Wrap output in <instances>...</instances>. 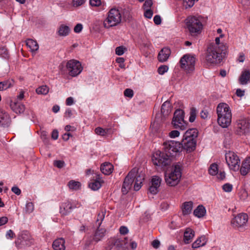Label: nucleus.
Wrapping results in <instances>:
<instances>
[{"label": "nucleus", "mask_w": 250, "mask_h": 250, "mask_svg": "<svg viewBox=\"0 0 250 250\" xmlns=\"http://www.w3.org/2000/svg\"><path fill=\"white\" fill-rule=\"evenodd\" d=\"M218 123L223 128L229 126L231 122V113L229 106L225 103L219 104L216 109Z\"/></svg>", "instance_id": "obj_1"}, {"label": "nucleus", "mask_w": 250, "mask_h": 250, "mask_svg": "<svg viewBox=\"0 0 250 250\" xmlns=\"http://www.w3.org/2000/svg\"><path fill=\"white\" fill-rule=\"evenodd\" d=\"M198 136V131L196 128H190L185 133L182 140V149L187 152H191L195 149L196 145V138Z\"/></svg>", "instance_id": "obj_2"}, {"label": "nucleus", "mask_w": 250, "mask_h": 250, "mask_svg": "<svg viewBox=\"0 0 250 250\" xmlns=\"http://www.w3.org/2000/svg\"><path fill=\"white\" fill-rule=\"evenodd\" d=\"M183 169L182 163L180 162L174 163L170 172L168 175H165V181L167 184L171 187L176 186L180 181Z\"/></svg>", "instance_id": "obj_3"}, {"label": "nucleus", "mask_w": 250, "mask_h": 250, "mask_svg": "<svg viewBox=\"0 0 250 250\" xmlns=\"http://www.w3.org/2000/svg\"><path fill=\"white\" fill-rule=\"evenodd\" d=\"M224 49L219 48L217 45H209L208 48L206 60L208 63L212 64H219L222 60Z\"/></svg>", "instance_id": "obj_4"}, {"label": "nucleus", "mask_w": 250, "mask_h": 250, "mask_svg": "<svg viewBox=\"0 0 250 250\" xmlns=\"http://www.w3.org/2000/svg\"><path fill=\"white\" fill-rule=\"evenodd\" d=\"M172 158L165 151H156L152 155V162L154 165L165 167L170 165L172 162Z\"/></svg>", "instance_id": "obj_5"}, {"label": "nucleus", "mask_w": 250, "mask_h": 250, "mask_svg": "<svg viewBox=\"0 0 250 250\" xmlns=\"http://www.w3.org/2000/svg\"><path fill=\"white\" fill-rule=\"evenodd\" d=\"M121 13L118 9L112 8L108 13L107 17L104 21V26L106 28L116 26L121 21Z\"/></svg>", "instance_id": "obj_6"}, {"label": "nucleus", "mask_w": 250, "mask_h": 250, "mask_svg": "<svg viewBox=\"0 0 250 250\" xmlns=\"http://www.w3.org/2000/svg\"><path fill=\"white\" fill-rule=\"evenodd\" d=\"M187 27L192 36L199 34L203 28V24L196 17L190 16L186 20Z\"/></svg>", "instance_id": "obj_7"}, {"label": "nucleus", "mask_w": 250, "mask_h": 250, "mask_svg": "<svg viewBox=\"0 0 250 250\" xmlns=\"http://www.w3.org/2000/svg\"><path fill=\"white\" fill-rule=\"evenodd\" d=\"M163 146V150L167 153L172 159L182 150L181 143L173 140L164 142Z\"/></svg>", "instance_id": "obj_8"}, {"label": "nucleus", "mask_w": 250, "mask_h": 250, "mask_svg": "<svg viewBox=\"0 0 250 250\" xmlns=\"http://www.w3.org/2000/svg\"><path fill=\"white\" fill-rule=\"evenodd\" d=\"M33 243V240L30 233L27 231L21 232L18 236L15 245L18 249H23L29 247Z\"/></svg>", "instance_id": "obj_9"}, {"label": "nucleus", "mask_w": 250, "mask_h": 250, "mask_svg": "<svg viewBox=\"0 0 250 250\" xmlns=\"http://www.w3.org/2000/svg\"><path fill=\"white\" fill-rule=\"evenodd\" d=\"M184 112L180 109L176 110L174 113V116L172 124L175 128L185 130L187 127L188 123L184 120Z\"/></svg>", "instance_id": "obj_10"}, {"label": "nucleus", "mask_w": 250, "mask_h": 250, "mask_svg": "<svg viewBox=\"0 0 250 250\" xmlns=\"http://www.w3.org/2000/svg\"><path fill=\"white\" fill-rule=\"evenodd\" d=\"M225 159L230 169L237 171L240 168V160L234 152L229 151L226 153Z\"/></svg>", "instance_id": "obj_11"}, {"label": "nucleus", "mask_w": 250, "mask_h": 250, "mask_svg": "<svg viewBox=\"0 0 250 250\" xmlns=\"http://www.w3.org/2000/svg\"><path fill=\"white\" fill-rule=\"evenodd\" d=\"M195 59L189 55H184L180 60V66L188 72H190L194 69Z\"/></svg>", "instance_id": "obj_12"}, {"label": "nucleus", "mask_w": 250, "mask_h": 250, "mask_svg": "<svg viewBox=\"0 0 250 250\" xmlns=\"http://www.w3.org/2000/svg\"><path fill=\"white\" fill-rule=\"evenodd\" d=\"M137 169L133 168L128 173L125 178L122 188V191L124 194H126L130 189L134 181Z\"/></svg>", "instance_id": "obj_13"}, {"label": "nucleus", "mask_w": 250, "mask_h": 250, "mask_svg": "<svg viewBox=\"0 0 250 250\" xmlns=\"http://www.w3.org/2000/svg\"><path fill=\"white\" fill-rule=\"evenodd\" d=\"M66 68L69 75L73 77L78 75L82 71L81 63L73 60H70L67 62Z\"/></svg>", "instance_id": "obj_14"}, {"label": "nucleus", "mask_w": 250, "mask_h": 250, "mask_svg": "<svg viewBox=\"0 0 250 250\" xmlns=\"http://www.w3.org/2000/svg\"><path fill=\"white\" fill-rule=\"evenodd\" d=\"M236 133L241 135L249 132L250 129V122L246 119H239L237 122Z\"/></svg>", "instance_id": "obj_15"}, {"label": "nucleus", "mask_w": 250, "mask_h": 250, "mask_svg": "<svg viewBox=\"0 0 250 250\" xmlns=\"http://www.w3.org/2000/svg\"><path fill=\"white\" fill-rule=\"evenodd\" d=\"M248 219V215L246 213H240L232 219L231 223L234 227H241L246 224Z\"/></svg>", "instance_id": "obj_16"}, {"label": "nucleus", "mask_w": 250, "mask_h": 250, "mask_svg": "<svg viewBox=\"0 0 250 250\" xmlns=\"http://www.w3.org/2000/svg\"><path fill=\"white\" fill-rule=\"evenodd\" d=\"M127 238L124 239L113 238L109 240V243L115 247L116 250H124V249L127 248Z\"/></svg>", "instance_id": "obj_17"}, {"label": "nucleus", "mask_w": 250, "mask_h": 250, "mask_svg": "<svg viewBox=\"0 0 250 250\" xmlns=\"http://www.w3.org/2000/svg\"><path fill=\"white\" fill-rule=\"evenodd\" d=\"M161 178L158 176H154L152 177L151 186L149 188V192L152 194H156L159 191Z\"/></svg>", "instance_id": "obj_18"}, {"label": "nucleus", "mask_w": 250, "mask_h": 250, "mask_svg": "<svg viewBox=\"0 0 250 250\" xmlns=\"http://www.w3.org/2000/svg\"><path fill=\"white\" fill-rule=\"evenodd\" d=\"M9 105L11 109L16 113H22L25 110L24 105L16 101H11Z\"/></svg>", "instance_id": "obj_19"}, {"label": "nucleus", "mask_w": 250, "mask_h": 250, "mask_svg": "<svg viewBox=\"0 0 250 250\" xmlns=\"http://www.w3.org/2000/svg\"><path fill=\"white\" fill-rule=\"evenodd\" d=\"M10 122L9 114L4 110L0 109V126H8Z\"/></svg>", "instance_id": "obj_20"}, {"label": "nucleus", "mask_w": 250, "mask_h": 250, "mask_svg": "<svg viewBox=\"0 0 250 250\" xmlns=\"http://www.w3.org/2000/svg\"><path fill=\"white\" fill-rule=\"evenodd\" d=\"M104 183L100 174H96L95 179L89 184V188L93 190H97L99 189L102 186V183Z\"/></svg>", "instance_id": "obj_21"}, {"label": "nucleus", "mask_w": 250, "mask_h": 250, "mask_svg": "<svg viewBox=\"0 0 250 250\" xmlns=\"http://www.w3.org/2000/svg\"><path fill=\"white\" fill-rule=\"evenodd\" d=\"M171 53L170 49L167 47L163 48L159 53L158 59L161 62H164L168 59Z\"/></svg>", "instance_id": "obj_22"}, {"label": "nucleus", "mask_w": 250, "mask_h": 250, "mask_svg": "<svg viewBox=\"0 0 250 250\" xmlns=\"http://www.w3.org/2000/svg\"><path fill=\"white\" fill-rule=\"evenodd\" d=\"M72 206L71 203L69 201L65 202L61 205L60 208V213L62 216L67 215L71 212Z\"/></svg>", "instance_id": "obj_23"}, {"label": "nucleus", "mask_w": 250, "mask_h": 250, "mask_svg": "<svg viewBox=\"0 0 250 250\" xmlns=\"http://www.w3.org/2000/svg\"><path fill=\"white\" fill-rule=\"evenodd\" d=\"M145 179V175L144 173H138L137 171L136 175L135 176V183L134 189L136 191L139 190L141 187L143 181Z\"/></svg>", "instance_id": "obj_24"}, {"label": "nucleus", "mask_w": 250, "mask_h": 250, "mask_svg": "<svg viewBox=\"0 0 250 250\" xmlns=\"http://www.w3.org/2000/svg\"><path fill=\"white\" fill-rule=\"evenodd\" d=\"M250 171V157L247 158L242 164L240 173L242 175H246Z\"/></svg>", "instance_id": "obj_25"}, {"label": "nucleus", "mask_w": 250, "mask_h": 250, "mask_svg": "<svg viewBox=\"0 0 250 250\" xmlns=\"http://www.w3.org/2000/svg\"><path fill=\"white\" fill-rule=\"evenodd\" d=\"M65 240L61 238L56 239L52 244V247L54 250H65Z\"/></svg>", "instance_id": "obj_26"}, {"label": "nucleus", "mask_w": 250, "mask_h": 250, "mask_svg": "<svg viewBox=\"0 0 250 250\" xmlns=\"http://www.w3.org/2000/svg\"><path fill=\"white\" fill-rule=\"evenodd\" d=\"M239 81L241 84H247L250 81V71L248 70L243 71L239 78Z\"/></svg>", "instance_id": "obj_27"}, {"label": "nucleus", "mask_w": 250, "mask_h": 250, "mask_svg": "<svg viewBox=\"0 0 250 250\" xmlns=\"http://www.w3.org/2000/svg\"><path fill=\"white\" fill-rule=\"evenodd\" d=\"M105 231L106 230L104 229L100 228V227H97V229L93 236V240L96 242H98L101 240L104 236Z\"/></svg>", "instance_id": "obj_28"}, {"label": "nucleus", "mask_w": 250, "mask_h": 250, "mask_svg": "<svg viewBox=\"0 0 250 250\" xmlns=\"http://www.w3.org/2000/svg\"><path fill=\"white\" fill-rule=\"evenodd\" d=\"M113 165L110 163H104L101 166V170L105 175H109L112 173Z\"/></svg>", "instance_id": "obj_29"}, {"label": "nucleus", "mask_w": 250, "mask_h": 250, "mask_svg": "<svg viewBox=\"0 0 250 250\" xmlns=\"http://www.w3.org/2000/svg\"><path fill=\"white\" fill-rule=\"evenodd\" d=\"M184 240L186 244H188L194 236V231L190 228H187L184 232Z\"/></svg>", "instance_id": "obj_30"}, {"label": "nucleus", "mask_w": 250, "mask_h": 250, "mask_svg": "<svg viewBox=\"0 0 250 250\" xmlns=\"http://www.w3.org/2000/svg\"><path fill=\"white\" fill-rule=\"evenodd\" d=\"M207 242V239L205 236H201L198 238L192 245L194 249L204 246Z\"/></svg>", "instance_id": "obj_31"}, {"label": "nucleus", "mask_w": 250, "mask_h": 250, "mask_svg": "<svg viewBox=\"0 0 250 250\" xmlns=\"http://www.w3.org/2000/svg\"><path fill=\"white\" fill-rule=\"evenodd\" d=\"M193 208V203L191 201L185 202L182 208L183 214L185 215L189 214Z\"/></svg>", "instance_id": "obj_32"}, {"label": "nucleus", "mask_w": 250, "mask_h": 250, "mask_svg": "<svg viewBox=\"0 0 250 250\" xmlns=\"http://www.w3.org/2000/svg\"><path fill=\"white\" fill-rule=\"evenodd\" d=\"M161 113L164 116L167 115L171 111V104L169 102L166 101L161 106Z\"/></svg>", "instance_id": "obj_33"}, {"label": "nucleus", "mask_w": 250, "mask_h": 250, "mask_svg": "<svg viewBox=\"0 0 250 250\" xmlns=\"http://www.w3.org/2000/svg\"><path fill=\"white\" fill-rule=\"evenodd\" d=\"M14 83L13 80H8L3 82H0V91L6 90L12 87Z\"/></svg>", "instance_id": "obj_34"}, {"label": "nucleus", "mask_w": 250, "mask_h": 250, "mask_svg": "<svg viewBox=\"0 0 250 250\" xmlns=\"http://www.w3.org/2000/svg\"><path fill=\"white\" fill-rule=\"evenodd\" d=\"M26 45L32 52L36 51L39 49V45L37 42L32 39H28L26 41Z\"/></svg>", "instance_id": "obj_35"}, {"label": "nucleus", "mask_w": 250, "mask_h": 250, "mask_svg": "<svg viewBox=\"0 0 250 250\" xmlns=\"http://www.w3.org/2000/svg\"><path fill=\"white\" fill-rule=\"evenodd\" d=\"M205 213L206 209L202 205L198 206V207L194 210L193 212L195 216L199 218L204 216Z\"/></svg>", "instance_id": "obj_36"}, {"label": "nucleus", "mask_w": 250, "mask_h": 250, "mask_svg": "<svg viewBox=\"0 0 250 250\" xmlns=\"http://www.w3.org/2000/svg\"><path fill=\"white\" fill-rule=\"evenodd\" d=\"M69 32V27L63 24L61 25L58 30L59 35L61 36H66L68 35Z\"/></svg>", "instance_id": "obj_37"}, {"label": "nucleus", "mask_w": 250, "mask_h": 250, "mask_svg": "<svg viewBox=\"0 0 250 250\" xmlns=\"http://www.w3.org/2000/svg\"><path fill=\"white\" fill-rule=\"evenodd\" d=\"M105 213V210H102L98 213L96 222V225L97 227H100L101 226L102 223L104 218Z\"/></svg>", "instance_id": "obj_38"}, {"label": "nucleus", "mask_w": 250, "mask_h": 250, "mask_svg": "<svg viewBox=\"0 0 250 250\" xmlns=\"http://www.w3.org/2000/svg\"><path fill=\"white\" fill-rule=\"evenodd\" d=\"M68 186L70 189L78 190L80 189L81 184L79 182L71 180L68 182Z\"/></svg>", "instance_id": "obj_39"}, {"label": "nucleus", "mask_w": 250, "mask_h": 250, "mask_svg": "<svg viewBox=\"0 0 250 250\" xmlns=\"http://www.w3.org/2000/svg\"><path fill=\"white\" fill-rule=\"evenodd\" d=\"M109 130L110 129L109 128L103 129L101 127H98L95 128V132L98 135L104 136L108 133Z\"/></svg>", "instance_id": "obj_40"}, {"label": "nucleus", "mask_w": 250, "mask_h": 250, "mask_svg": "<svg viewBox=\"0 0 250 250\" xmlns=\"http://www.w3.org/2000/svg\"><path fill=\"white\" fill-rule=\"evenodd\" d=\"M49 92V88L46 85H42L37 88L36 92L38 94L46 95Z\"/></svg>", "instance_id": "obj_41"}, {"label": "nucleus", "mask_w": 250, "mask_h": 250, "mask_svg": "<svg viewBox=\"0 0 250 250\" xmlns=\"http://www.w3.org/2000/svg\"><path fill=\"white\" fill-rule=\"evenodd\" d=\"M123 18L125 21H129L132 18L130 9L129 8L124 9L123 12Z\"/></svg>", "instance_id": "obj_42"}, {"label": "nucleus", "mask_w": 250, "mask_h": 250, "mask_svg": "<svg viewBox=\"0 0 250 250\" xmlns=\"http://www.w3.org/2000/svg\"><path fill=\"white\" fill-rule=\"evenodd\" d=\"M218 166L216 164H212L210 165L208 172L210 175H215L218 173Z\"/></svg>", "instance_id": "obj_43"}, {"label": "nucleus", "mask_w": 250, "mask_h": 250, "mask_svg": "<svg viewBox=\"0 0 250 250\" xmlns=\"http://www.w3.org/2000/svg\"><path fill=\"white\" fill-rule=\"evenodd\" d=\"M197 114V110L194 107H192L190 109V116L189 118V121L190 122L192 123L193 122L196 118Z\"/></svg>", "instance_id": "obj_44"}, {"label": "nucleus", "mask_w": 250, "mask_h": 250, "mask_svg": "<svg viewBox=\"0 0 250 250\" xmlns=\"http://www.w3.org/2000/svg\"><path fill=\"white\" fill-rule=\"evenodd\" d=\"M0 55L1 57L5 59L8 58L9 57L8 50L4 47H1L0 48Z\"/></svg>", "instance_id": "obj_45"}, {"label": "nucleus", "mask_w": 250, "mask_h": 250, "mask_svg": "<svg viewBox=\"0 0 250 250\" xmlns=\"http://www.w3.org/2000/svg\"><path fill=\"white\" fill-rule=\"evenodd\" d=\"M210 45H217L219 48L226 50V47L223 44L220 43V37H217L215 39V43H211Z\"/></svg>", "instance_id": "obj_46"}, {"label": "nucleus", "mask_w": 250, "mask_h": 250, "mask_svg": "<svg viewBox=\"0 0 250 250\" xmlns=\"http://www.w3.org/2000/svg\"><path fill=\"white\" fill-rule=\"evenodd\" d=\"M168 67L167 65H161L158 69V72L159 74L163 75L167 72Z\"/></svg>", "instance_id": "obj_47"}, {"label": "nucleus", "mask_w": 250, "mask_h": 250, "mask_svg": "<svg viewBox=\"0 0 250 250\" xmlns=\"http://www.w3.org/2000/svg\"><path fill=\"white\" fill-rule=\"evenodd\" d=\"M34 210V205L32 203H27L25 207V211L27 213H29L32 212Z\"/></svg>", "instance_id": "obj_48"}, {"label": "nucleus", "mask_w": 250, "mask_h": 250, "mask_svg": "<svg viewBox=\"0 0 250 250\" xmlns=\"http://www.w3.org/2000/svg\"><path fill=\"white\" fill-rule=\"evenodd\" d=\"M198 0H184V2L186 3L185 5L186 8L192 7L194 5L195 2Z\"/></svg>", "instance_id": "obj_49"}, {"label": "nucleus", "mask_w": 250, "mask_h": 250, "mask_svg": "<svg viewBox=\"0 0 250 250\" xmlns=\"http://www.w3.org/2000/svg\"><path fill=\"white\" fill-rule=\"evenodd\" d=\"M144 16L147 19H151L153 15V11L150 9H144Z\"/></svg>", "instance_id": "obj_50"}, {"label": "nucleus", "mask_w": 250, "mask_h": 250, "mask_svg": "<svg viewBox=\"0 0 250 250\" xmlns=\"http://www.w3.org/2000/svg\"><path fill=\"white\" fill-rule=\"evenodd\" d=\"M222 188H223V189L225 192H229L232 190V185L229 183H227L223 186Z\"/></svg>", "instance_id": "obj_51"}, {"label": "nucleus", "mask_w": 250, "mask_h": 250, "mask_svg": "<svg viewBox=\"0 0 250 250\" xmlns=\"http://www.w3.org/2000/svg\"><path fill=\"white\" fill-rule=\"evenodd\" d=\"M54 165L58 168H61L64 166V162L61 160H55L54 161Z\"/></svg>", "instance_id": "obj_52"}, {"label": "nucleus", "mask_w": 250, "mask_h": 250, "mask_svg": "<svg viewBox=\"0 0 250 250\" xmlns=\"http://www.w3.org/2000/svg\"><path fill=\"white\" fill-rule=\"evenodd\" d=\"M133 91L130 88H127L124 91V95L125 97L132 98L133 96Z\"/></svg>", "instance_id": "obj_53"}, {"label": "nucleus", "mask_w": 250, "mask_h": 250, "mask_svg": "<svg viewBox=\"0 0 250 250\" xmlns=\"http://www.w3.org/2000/svg\"><path fill=\"white\" fill-rule=\"evenodd\" d=\"M125 50V48L123 46L117 47L115 50L116 54L119 56L122 55L124 53Z\"/></svg>", "instance_id": "obj_54"}, {"label": "nucleus", "mask_w": 250, "mask_h": 250, "mask_svg": "<svg viewBox=\"0 0 250 250\" xmlns=\"http://www.w3.org/2000/svg\"><path fill=\"white\" fill-rule=\"evenodd\" d=\"M153 2L152 0H146L143 5L144 9H149L152 5Z\"/></svg>", "instance_id": "obj_55"}, {"label": "nucleus", "mask_w": 250, "mask_h": 250, "mask_svg": "<svg viewBox=\"0 0 250 250\" xmlns=\"http://www.w3.org/2000/svg\"><path fill=\"white\" fill-rule=\"evenodd\" d=\"M86 0H73V4L74 6H79L83 4Z\"/></svg>", "instance_id": "obj_56"}, {"label": "nucleus", "mask_w": 250, "mask_h": 250, "mask_svg": "<svg viewBox=\"0 0 250 250\" xmlns=\"http://www.w3.org/2000/svg\"><path fill=\"white\" fill-rule=\"evenodd\" d=\"M83 25L81 23H78L74 28V31L75 33H78L81 32L83 29Z\"/></svg>", "instance_id": "obj_57"}, {"label": "nucleus", "mask_w": 250, "mask_h": 250, "mask_svg": "<svg viewBox=\"0 0 250 250\" xmlns=\"http://www.w3.org/2000/svg\"><path fill=\"white\" fill-rule=\"evenodd\" d=\"M90 4L92 6H98L101 5L100 0H90Z\"/></svg>", "instance_id": "obj_58"}, {"label": "nucleus", "mask_w": 250, "mask_h": 250, "mask_svg": "<svg viewBox=\"0 0 250 250\" xmlns=\"http://www.w3.org/2000/svg\"><path fill=\"white\" fill-rule=\"evenodd\" d=\"M153 21L155 24L159 25L161 23V18L159 15H156L153 18Z\"/></svg>", "instance_id": "obj_59"}, {"label": "nucleus", "mask_w": 250, "mask_h": 250, "mask_svg": "<svg viewBox=\"0 0 250 250\" xmlns=\"http://www.w3.org/2000/svg\"><path fill=\"white\" fill-rule=\"evenodd\" d=\"M15 236L14 232L11 229L8 230L6 234V237L7 238L12 239Z\"/></svg>", "instance_id": "obj_60"}, {"label": "nucleus", "mask_w": 250, "mask_h": 250, "mask_svg": "<svg viewBox=\"0 0 250 250\" xmlns=\"http://www.w3.org/2000/svg\"><path fill=\"white\" fill-rule=\"evenodd\" d=\"M120 232L121 234H126L128 232V229L127 227L125 226H122L120 228Z\"/></svg>", "instance_id": "obj_61"}, {"label": "nucleus", "mask_w": 250, "mask_h": 250, "mask_svg": "<svg viewBox=\"0 0 250 250\" xmlns=\"http://www.w3.org/2000/svg\"><path fill=\"white\" fill-rule=\"evenodd\" d=\"M179 132L178 130H172L169 132V136L171 138H175L179 136Z\"/></svg>", "instance_id": "obj_62"}, {"label": "nucleus", "mask_w": 250, "mask_h": 250, "mask_svg": "<svg viewBox=\"0 0 250 250\" xmlns=\"http://www.w3.org/2000/svg\"><path fill=\"white\" fill-rule=\"evenodd\" d=\"M208 112L206 109L203 110L200 113L201 117L204 119L207 118V117H208Z\"/></svg>", "instance_id": "obj_63"}, {"label": "nucleus", "mask_w": 250, "mask_h": 250, "mask_svg": "<svg viewBox=\"0 0 250 250\" xmlns=\"http://www.w3.org/2000/svg\"><path fill=\"white\" fill-rule=\"evenodd\" d=\"M151 245L154 248L157 249L160 245V242L158 240H154L152 242Z\"/></svg>", "instance_id": "obj_64"}]
</instances>
